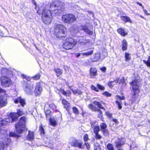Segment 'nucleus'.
Listing matches in <instances>:
<instances>
[{
	"label": "nucleus",
	"mask_w": 150,
	"mask_h": 150,
	"mask_svg": "<svg viewBox=\"0 0 150 150\" xmlns=\"http://www.w3.org/2000/svg\"><path fill=\"white\" fill-rule=\"evenodd\" d=\"M78 41L81 44H85L88 41L85 40L84 38L82 37H80L78 38Z\"/></svg>",
	"instance_id": "nucleus-22"
},
{
	"label": "nucleus",
	"mask_w": 150,
	"mask_h": 150,
	"mask_svg": "<svg viewBox=\"0 0 150 150\" xmlns=\"http://www.w3.org/2000/svg\"><path fill=\"white\" fill-rule=\"evenodd\" d=\"M85 145L86 146L87 149L89 150L90 148V144L88 142H85Z\"/></svg>",
	"instance_id": "nucleus-54"
},
{
	"label": "nucleus",
	"mask_w": 150,
	"mask_h": 150,
	"mask_svg": "<svg viewBox=\"0 0 150 150\" xmlns=\"http://www.w3.org/2000/svg\"><path fill=\"white\" fill-rule=\"evenodd\" d=\"M49 107L52 109H54L56 107L54 105V104H51L49 105Z\"/></svg>",
	"instance_id": "nucleus-55"
},
{
	"label": "nucleus",
	"mask_w": 150,
	"mask_h": 150,
	"mask_svg": "<svg viewBox=\"0 0 150 150\" xmlns=\"http://www.w3.org/2000/svg\"><path fill=\"white\" fill-rule=\"evenodd\" d=\"M77 41L72 38L69 37L67 38L65 42L63 45V48L66 50L71 49L76 44Z\"/></svg>",
	"instance_id": "nucleus-5"
},
{
	"label": "nucleus",
	"mask_w": 150,
	"mask_h": 150,
	"mask_svg": "<svg viewBox=\"0 0 150 150\" xmlns=\"http://www.w3.org/2000/svg\"><path fill=\"white\" fill-rule=\"evenodd\" d=\"M72 91L73 93L75 94L76 93H78L79 94H80L81 93V91L78 90H72Z\"/></svg>",
	"instance_id": "nucleus-50"
},
{
	"label": "nucleus",
	"mask_w": 150,
	"mask_h": 150,
	"mask_svg": "<svg viewBox=\"0 0 150 150\" xmlns=\"http://www.w3.org/2000/svg\"><path fill=\"white\" fill-rule=\"evenodd\" d=\"M24 113L23 112L20 110L18 109L17 110V113H12L9 115L8 118L3 120L0 118V129L1 130V133L2 134L3 131L4 136H6V132L3 130V127L2 126L6 125L9 122H14L18 118L19 116H21Z\"/></svg>",
	"instance_id": "nucleus-2"
},
{
	"label": "nucleus",
	"mask_w": 150,
	"mask_h": 150,
	"mask_svg": "<svg viewBox=\"0 0 150 150\" xmlns=\"http://www.w3.org/2000/svg\"><path fill=\"white\" fill-rule=\"evenodd\" d=\"M5 146L3 142L0 141V150H4Z\"/></svg>",
	"instance_id": "nucleus-30"
},
{
	"label": "nucleus",
	"mask_w": 150,
	"mask_h": 150,
	"mask_svg": "<svg viewBox=\"0 0 150 150\" xmlns=\"http://www.w3.org/2000/svg\"><path fill=\"white\" fill-rule=\"evenodd\" d=\"M42 91V88L39 83H36L35 90V93L36 96L40 95Z\"/></svg>",
	"instance_id": "nucleus-12"
},
{
	"label": "nucleus",
	"mask_w": 150,
	"mask_h": 150,
	"mask_svg": "<svg viewBox=\"0 0 150 150\" xmlns=\"http://www.w3.org/2000/svg\"><path fill=\"white\" fill-rule=\"evenodd\" d=\"M6 91L0 88V107L5 106L7 103V95L5 94Z\"/></svg>",
	"instance_id": "nucleus-7"
},
{
	"label": "nucleus",
	"mask_w": 150,
	"mask_h": 150,
	"mask_svg": "<svg viewBox=\"0 0 150 150\" xmlns=\"http://www.w3.org/2000/svg\"><path fill=\"white\" fill-rule=\"evenodd\" d=\"M54 70L56 73L57 77H59L62 73V71L59 69H54Z\"/></svg>",
	"instance_id": "nucleus-24"
},
{
	"label": "nucleus",
	"mask_w": 150,
	"mask_h": 150,
	"mask_svg": "<svg viewBox=\"0 0 150 150\" xmlns=\"http://www.w3.org/2000/svg\"><path fill=\"white\" fill-rule=\"evenodd\" d=\"M136 3H137V4L138 5H139L140 6H142V8L143 9L144 8V7L142 6V4L141 3H140L139 2H136Z\"/></svg>",
	"instance_id": "nucleus-62"
},
{
	"label": "nucleus",
	"mask_w": 150,
	"mask_h": 150,
	"mask_svg": "<svg viewBox=\"0 0 150 150\" xmlns=\"http://www.w3.org/2000/svg\"><path fill=\"white\" fill-rule=\"evenodd\" d=\"M120 102H119L117 100H116L115 101V103L118 105V108L119 109H120L122 108V106Z\"/></svg>",
	"instance_id": "nucleus-43"
},
{
	"label": "nucleus",
	"mask_w": 150,
	"mask_h": 150,
	"mask_svg": "<svg viewBox=\"0 0 150 150\" xmlns=\"http://www.w3.org/2000/svg\"><path fill=\"white\" fill-rule=\"evenodd\" d=\"M23 78L25 79L28 81H29L30 80V79L29 77L24 75H22Z\"/></svg>",
	"instance_id": "nucleus-40"
},
{
	"label": "nucleus",
	"mask_w": 150,
	"mask_h": 150,
	"mask_svg": "<svg viewBox=\"0 0 150 150\" xmlns=\"http://www.w3.org/2000/svg\"><path fill=\"white\" fill-rule=\"evenodd\" d=\"M127 42L125 40L122 41V50L123 51L127 49Z\"/></svg>",
	"instance_id": "nucleus-25"
},
{
	"label": "nucleus",
	"mask_w": 150,
	"mask_h": 150,
	"mask_svg": "<svg viewBox=\"0 0 150 150\" xmlns=\"http://www.w3.org/2000/svg\"><path fill=\"white\" fill-rule=\"evenodd\" d=\"M100 54L99 53H96L94 56V61H96L100 59Z\"/></svg>",
	"instance_id": "nucleus-27"
},
{
	"label": "nucleus",
	"mask_w": 150,
	"mask_h": 150,
	"mask_svg": "<svg viewBox=\"0 0 150 150\" xmlns=\"http://www.w3.org/2000/svg\"><path fill=\"white\" fill-rule=\"evenodd\" d=\"M121 19L122 21H124L125 22H132V21L129 17L128 16H122L121 17Z\"/></svg>",
	"instance_id": "nucleus-18"
},
{
	"label": "nucleus",
	"mask_w": 150,
	"mask_h": 150,
	"mask_svg": "<svg viewBox=\"0 0 150 150\" xmlns=\"http://www.w3.org/2000/svg\"><path fill=\"white\" fill-rule=\"evenodd\" d=\"M34 87L33 84H28L26 86L25 91L28 94H31L33 91Z\"/></svg>",
	"instance_id": "nucleus-14"
},
{
	"label": "nucleus",
	"mask_w": 150,
	"mask_h": 150,
	"mask_svg": "<svg viewBox=\"0 0 150 150\" xmlns=\"http://www.w3.org/2000/svg\"><path fill=\"white\" fill-rule=\"evenodd\" d=\"M91 87L92 90H93L96 92H98L99 91L98 88L93 85H92Z\"/></svg>",
	"instance_id": "nucleus-46"
},
{
	"label": "nucleus",
	"mask_w": 150,
	"mask_h": 150,
	"mask_svg": "<svg viewBox=\"0 0 150 150\" xmlns=\"http://www.w3.org/2000/svg\"><path fill=\"white\" fill-rule=\"evenodd\" d=\"M25 117H22L20 118L17 124L16 125V132L18 134L22 133L23 131L25 129Z\"/></svg>",
	"instance_id": "nucleus-4"
},
{
	"label": "nucleus",
	"mask_w": 150,
	"mask_h": 150,
	"mask_svg": "<svg viewBox=\"0 0 150 150\" xmlns=\"http://www.w3.org/2000/svg\"><path fill=\"white\" fill-rule=\"evenodd\" d=\"M100 127L102 129H105L106 128L107 125L105 123H102L100 125Z\"/></svg>",
	"instance_id": "nucleus-39"
},
{
	"label": "nucleus",
	"mask_w": 150,
	"mask_h": 150,
	"mask_svg": "<svg viewBox=\"0 0 150 150\" xmlns=\"http://www.w3.org/2000/svg\"><path fill=\"white\" fill-rule=\"evenodd\" d=\"M14 103H20L21 105L23 106L25 104V100L21 98L20 97L18 98L17 99L14 100Z\"/></svg>",
	"instance_id": "nucleus-15"
},
{
	"label": "nucleus",
	"mask_w": 150,
	"mask_h": 150,
	"mask_svg": "<svg viewBox=\"0 0 150 150\" xmlns=\"http://www.w3.org/2000/svg\"><path fill=\"white\" fill-rule=\"evenodd\" d=\"M143 62L146 65L150 67V61H146L145 60H143Z\"/></svg>",
	"instance_id": "nucleus-53"
},
{
	"label": "nucleus",
	"mask_w": 150,
	"mask_h": 150,
	"mask_svg": "<svg viewBox=\"0 0 150 150\" xmlns=\"http://www.w3.org/2000/svg\"><path fill=\"white\" fill-rule=\"evenodd\" d=\"M95 122H93L91 123V126L92 128H93L95 126Z\"/></svg>",
	"instance_id": "nucleus-56"
},
{
	"label": "nucleus",
	"mask_w": 150,
	"mask_h": 150,
	"mask_svg": "<svg viewBox=\"0 0 150 150\" xmlns=\"http://www.w3.org/2000/svg\"><path fill=\"white\" fill-rule=\"evenodd\" d=\"M59 91L60 92L62 93L65 96H67V93L64 90V89L62 88H60L59 90Z\"/></svg>",
	"instance_id": "nucleus-42"
},
{
	"label": "nucleus",
	"mask_w": 150,
	"mask_h": 150,
	"mask_svg": "<svg viewBox=\"0 0 150 150\" xmlns=\"http://www.w3.org/2000/svg\"><path fill=\"white\" fill-rule=\"evenodd\" d=\"M51 112L49 110H47L45 112V114L47 118L48 117L50 114L51 113Z\"/></svg>",
	"instance_id": "nucleus-45"
},
{
	"label": "nucleus",
	"mask_w": 150,
	"mask_h": 150,
	"mask_svg": "<svg viewBox=\"0 0 150 150\" xmlns=\"http://www.w3.org/2000/svg\"><path fill=\"white\" fill-rule=\"evenodd\" d=\"M89 73L90 78H95L98 74L97 69L94 67L91 68L89 70Z\"/></svg>",
	"instance_id": "nucleus-11"
},
{
	"label": "nucleus",
	"mask_w": 150,
	"mask_h": 150,
	"mask_svg": "<svg viewBox=\"0 0 150 150\" xmlns=\"http://www.w3.org/2000/svg\"><path fill=\"white\" fill-rule=\"evenodd\" d=\"M81 30H84L87 34L89 35H91L92 34V32L88 29L86 26L83 25L81 26Z\"/></svg>",
	"instance_id": "nucleus-16"
},
{
	"label": "nucleus",
	"mask_w": 150,
	"mask_h": 150,
	"mask_svg": "<svg viewBox=\"0 0 150 150\" xmlns=\"http://www.w3.org/2000/svg\"><path fill=\"white\" fill-rule=\"evenodd\" d=\"M96 111H97L98 112V117L100 118H102L103 116L102 115V112L101 111L100 109H98H98L96 110Z\"/></svg>",
	"instance_id": "nucleus-36"
},
{
	"label": "nucleus",
	"mask_w": 150,
	"mask_h": 150,
	"mask_svg": "<svg viewBox=\"0 0 150 150\" xmlns=\"http://www.w3.org/2000/svg\"><path fill=\"white\" fill-rule=\"evenodd\" d=\"M66 30V28L63 25H57L54 27V34L57 38H60L64 37Z\"/></svg>",
	"instance_id": "nucleus-3"
},
{
	"label": "nucleus",
	"mask_w": 150,
	"mask_h": 150,
	"mask_svg": "<svg viewBox=\"0 0 150 150\" xmlns=\"http://www.w3.org/2000/svg\"><path fill=\"white\" fill-rule=\"evenodd\" d=\"M34 135L33 132L29 131L27 137V139L29 140H32L34 139Z\"/></svg>",
	"instance_id": "nucleus-19"
},
{
	"label": "nucleus",
	"mask_w": 150,
	"mask_h": 150,
	"mask_svg": "<svg viewBox=\"0 0 150 150\" xmlns=\"http://www.w3.org/2000/svg\"><path fill=\"white\" fill-rule=\"evenodd\" d=\"M113 82L112 81H111V82H110L108 84V86L110 87V88H112L113 86V85L112 84V83Z\"/></svg>",
	"instance_id": "nucleus-57"
},
{
	"label": "nucleus",
	"mask_w": 150,
	"mask_h": 150,
	"mask_svg": "<svg viewBox=\"0 0 150 150\" xmlns=\"http://www.w3.org/2000/svg\"><path fill=\"white\" fill-rule=\"evenodd\" d=\"M143 11H144V13L146 14V15H150V13H147V10H145V9H144Z\"/></svg>",
	"instance_id": "nucleus-64"
},
{
	"label": "nucleus",
	"mask_w": 150,
	"mask_h": 150,
	"mask_svg": "<svg viewBox=\"0 0 150 150\" xmlns=\"http://www.w3.org/2000/svg\"><path fill=\"white\" fill-rule=\"evenodd\" d=\"M41 76V75L39 74L36 75L35 76L32 77L34 80H37L39 79Z\"/></svg>",
	"instance_id": "nucleus-38"
},
{
	"label": "nucleus",
	"mask_w": 150,
	"mask_h": 150,
	"mask_svg": "<svg viewBox=\"0 0 150 150\" xmlns=\"http://www.w3.org/2000/svg\"><path fill=\"white\" fill-rule=\"evenodd\" d=\"M136 92H134V95L133 96V97H132V100H133V101H134L135 100V99H134V98H135V95L136 94Z\"/></svg>",
	"instance_id": "nucleus-61"
},
{
	"label": "nucleus",
	"mask_w": 150,
	"mask_h": 150,
	"mask_svg": "<svg viewBox=\"0 0 150 150\" xmlns=\"http://www.w3.org/2000/svg\"><path fill=\"white\" fill-rule=\"evenodd\" d=\"M93 132L95 134L98 133L100 130V127L98 126H95L93 128Z\"/></svg>",
	"instance_id": "nucleus-29"
},
{
	"label": "nucleus",
	"mask_w": 150,
	"mask_h": 150,
	"mask_svg": "<svg viewBox=\"0 0 150 150\" xmlns=\"http://www.w3.org/2000/svg\"><path fill=\"white\" fill-rule=\"evenodd\" d=\"M93 104L97 105L98 107L100 108L105 110V108L102 106L101 103L97 101H94L93 102Z\"/></svg>",
	"instance_id": "nucleus-26"
},
{
	"label": "nucleus",
	"mask_w": 150,
	"mask_h": 150,
	"mask_svg": "<svg viewBox=\"0 0 150 150\" xmlns=\"http://www.w3.org/2000/svg\"><path fill=\"white\" fill-rule=\"evenodd\" d=\"M95 137L96 139L100 140L102 138V137L98 133H97L95 134Z\"/></svg>",
	"instance_id": "nucleus-35"
},
{
	"label": "nucleus",
	"mask_w": 150,
	"mask_h": 150,
	"mask_svg": "<svg viewBox=\"0 0 150 150\" xmlns=\"http://www.w3.org/2000/svg\"><path fill=\"white\" fill-rule=\"evenodd\" d=\"M102 131L103 132V134L107 136L108 135L109 132L107 129H103Z\"/></svg>",
	"instance_id": "nucleus-52"
},
{
	"label": "nucleus",
	"mask_w": 150,
	"mask_h": 150,
	"mask_svg": "<svg viewBox=\"0 0 150 150\" xmlns=\"http://www.w3.org/2000/svg\"><path fill=\"white\" fill-rule=\"evenodd\" d=\"M1 85L4 87L9 86L11 85V80L9 78L3 76L1 78Z\"/></svg>",
	"instance_id": "nucleus-9"
},
{
	"label": "nucleus",
	"mask_w": 150,
	"mask_h": 150,
	"mask_svg": "<svg viewBox=\"0 0 150 150\" xmlns=\"http://www.w3.org/2000/svg\"><path fill=\"white\" fill-rule=\"evenodd\" d=\"M39 130L41 134H45V130L43 127L42 126L40 127Z\"/></svg>",
	"instance_id": "nucleus-44"
},
{
	"label": "nucleus",
	"mask_w": 150,
	"mask_h": 150,
	"mask_svg": "<svg viewBox=\"0 0 150 150\" xmlns=\"http://www.w3.org/2000/svg\"><path fill=\"white\" fill-rule=\"evenodd\" d=\"M50 123L51 125L54 126L56 125V121L54 118H50Z\"/></svg>",
	"instance_id": "nucleus-28"
},
{
	"label": "nucleus",
	"mask_w": 150,
	"mask_h": 150,
	"mask_svg": "<svg viewBox=\"0 0 150 150\" xmlns=\"http://www.w3.org/2000/svg\"><path fill=\"white\" fill-rule=\"evenodd\" d=\"M93 53V50H90L86 52L81 53V54L83 56H88L92 54Z\"/></svg>",
	"instance_id": "nucleus-21"
},
{
	"label": "nucleus",
	"mask_w": 150,
	"mask_h": 150,
	"mask_svg": "<svg viewBox=\"0 0 150 150\" xmlns=\"http://www.w3.org/2000/svg\"><path fill=\"white\" fill-rule=\"evenodd\" d=\"M69 143L71 146L74 147H79L81 149H83L84 148L83 146L82 145V143L79 142L77 140L74 138H72L70 139Z\"/></svg>",
	"instance_id": "nucleus-8"
},
{
	"label": "nucleus",
	"mask_w": 150,
	"mask_h": 150,
	"mask_svg": "<svg viewBox=\"0 0 150 150\" xmlns=\"http://www.w3.org/2000/svg\"><path fill=\"white\" fill-rule=\"evenodd\" d=\"M64 8L63 4L62 2L56 1L51 2L50 5H47L44 7L40 8L37 11V13L42 14V21L45 24H50L52 20V13L55 14L61 13Z\"/></svg>",
	"instance_id": "nucleus-1"
},
{
	"label": "nucleus",
	"mask_w": 150,
	"mask_h": 150,
	"mask_svg": "<svg viewBox=\"0 0 150 150\" xmlns=\"http://www.w3.org/2000/svg\"><path fill=\"white\" fill-rule=\"evenodd\" d=\"M107 148L109 150H113V147L112 144H108L107 145Z\"/></svg>",
	"instance_id": "nucleus-37"
},
{
	"label": "nucleus",
	"mask_w": 150,
	"mask_h": 150,
	"mask_svg": "<svg viewBox=\"0 0 150 150\" xmlns=\"http://www.w3.org/2000/svg\"><path fill=\"white\" fill-rule=\"evenodd\" d=\"M115 143L116 147L118 148L124 144V139L122 138H118L116 139Z\"/></svg>",
	"instance_id": "nucleus-13"
},
{
	"label": "nucleus",
	"mask_w": 150,
	"mask_h": 150,
	"mask_svg": "<svg viewBox=\"0 0 150 150\" xmlns=\"http://www.w3.org/2000/svg\"><path fill=\"white\" fill-rule=\"evenodd\" d=\"M103 94L107 97H110L111 96V94L107 92H105L103 93Z\"/></svg>",
	"instance_id": "nucleus-47"
},
{
	"label": "nucleus",
	"mask_w": 150,
	"mask_h": 150,
	"mask_svg": "<svg viewBox=\"0 0 150 150\" xmlns=\"http://www.w3.org/2000/svg\"><path fill=\"white\" fill-rule=\"evenodd\" d=\"M71 32L74 33H77L79 32V28L78 27L77 25L74 26L71 28Z\"/></svg>",
	"instance_id": "nucleus-17"
},
{
	"label": "nucleus",
	"mask_w": 150,
	"mask_h": 150,
	"mask_svg": "<svg viewBox=\"0 0 150 150\" xmlns=\"http://www.w3.org/2000/svg\"><path fill=\"white\" fill-rule=\"evenodd\" d=\"M94 149V150H101L100 146L99 144L97 143L95 144Z\"/></svg>",
	"instance_id": "nucleus-33"
},
{
	"label": "nucleus",
	"mask_w": 150,
	"mask_h": 150,
	"mask_svg": "<svg viewBox=\"0 0 150 150\" xmlns=\"http://www.w3.org/2000/svg\"><path fill=\"white\" fill-rule=\"evenodd\" d=\"M106 115L110 117H111L112 116V114L108 112L106 113Z\"/></svg>",
	"instance_id": "nucleus-63"
},
{
	"label": "nucleus",
	"mask_w": 150,
	"mask_h": 150,
	"mask_svg": "<svg viewBox=\"0 0 150 150\" xmlns=\"http://www.w3.org/2000/svg\"><path fill=\"white\" fill-rule=\"evenodd\" d=\"M100 69L101 71H102L104 72H105L106 70V68L105 67H103L102 68Z\"/></svg>",
	"instance_id": "nucleus-59"
},
{
	"label": "nucleus",
	"mask_w": 150,
	"mask_h": 150,
	"mask_svg": "<svg viewBox=\"0 0 150 150\" xmlns=\"http://www.w3.org/2000/svg\"><path fill=\"white\" fill-rule=\"evenodd\" d=\"M130 83L131 85V86L132 87L134 92L139 91V80L135 79L132 82H130Z\"/></svg>",
	"instance_id": "nucleus-10"
},
{
	"label": "nucleus",
	"mask_w": 150,
	"mask_h": 150,
	"mask_svg": "<svg viewBox=\"0 0 150 150\" xmlns=\"http://www.w3.org/2000/svg\"><path fill=\"white\" fill-rule=\"evenodd\" d=\"M122 83L123 84H125V85H126V83H125V79H124V77H122L120 80V82L119 83Z\"/></svg>",
	"instance_id": "nucleus-48"
},
{
	"label": "nucleus",
	"mask_w": 150,
	"mask_h": 150,
	"mask_svg": "<svg viewBox=\"0 0 150 150\" xmlns=\"http://www.w3.org/2000/svg\"><path fill=\"white\" fill-rule=\"evenodd\" d=\"M0 35L1 36H5L4 34L3 33L2 30L0 29Z\"/></svg>",
	"instance_id": "nucleus-58"
},
{
	"label": "nucleus",
	"mask_w": 150,
	"mask_h": 150,
	"mask_svg": "<svg viewBox=\"0 0 150 150\" xmlns=\"http://www.w3.org/2000/svg\"><path fill=\"white\" fill-rule=\"evenodd\" d=\"M97 87L99 89L101 90H103L105 89L104 87L99 84H97Z\"/></svg>",
	"instance_id": "nucleus-51"
},
{
	"label": "nucleus",
	"mask_w": 150,
	"mask_h": 150,
	"mask_svg": "<svg viewBox=\"0 0 150 150\" xmlns=\"http://www.w3.org/2000/svg\"><path fill=\"white\" fill-rule=\"evenodd\" d=\"M62 101L63 104L64 105V108L68 110L69 106V104L65 100L63 99Z\"/></svg>",
	"instance_id": "nucleus-23"
},
{
	"label": "nucleus",
	"mask_w": 150,
	"mask_h": 150,
	"mask_svg": "<svg viewBox=\"0 0 150 150\" xmlns=\"http://www.w3.org/2000/svg\"><path fill=\"white\" fill-rule=\"evenodd\" d=\"M73 112L75 114L77 115L79 113V110L76 107H73L72 108Z\"/></svg>",
	"instance_id": "nucleus-34"
},
{
	"label": "nucleus",
	"mask_w": 150,
	"mask_h": 150,
	"mask_svg": "<svg viewBox=\"0 0 150 150\" xmlns=\"http://www.w3.org/2000/svg\"><path fill=\"white\" fill-rule=\"evenodd\" d=\"M125 60L126 61H128L131 59L129 54L128 53L126 52L125 53Z\"/></svg>",
	"instance_id": "nucleus-32"
},
{
	"label": "nucleus",
	"mask_w": 150,
	"mask_h": 150,
	"mask_svg": "<svg viewBox=\"0 0 150 150\" xmlns=\"http://www.w3.org/2000/svg\"><path fill=\"white\" fill-rule=\"evenodd\" d=\"M83 139L85 142L87 141L88 140V134H86L84 136Z\"/></svg>",
	"instance_id": "nucleus-49"
},
{
	"label": "nucleus",
	"mask_w": 150,
	"mask_h": 150,
	"mask_svg": "<svg viewBox=\"0 0 150 150\" xmlns=\"http://www.w3.org/2000/svg\"><path fill=\"white\" fill-rule=\"evenodd\" d=\"M117 31L122 36H125L127 34V33L125 32V30L122 28H119L118 30Z\"/></svg>",
	"instance_id": "nucleus-20"
},
{
	"label": "nucleus",
	"mask_w": 150,
	"mask_h": 150,
	"mask_svg": "<svg viewBox=\"0 0 150 150\" xmlns=\"http://www.w3.org/2000/svg\"><path fill=\"white\" fill-rule=\"evenodd\" d=\"M15 134L13 132H10L9 133V135L11 137H14L15 136Z\"/></svg>",
	"instance_id": "nucleus-60"
},
{
	"label": "nucleus",
	"mask_w": 150,
	"mask_h": 150,
	"mask_svg": "<svg viewBox=\"0 0 150 150\" xmlns=\"http://www.w3.org/2000/svg\"><path fill=\"white\" fill-rule=\"evenodd\" d=\"M59 91L60 92L62 93L65 96H67V93L64 90V89L62 88H60L59 90Z\"/></svg>",
	"instance_id": "nucleus-41"
},
{
	"label": "nucleus",
	"mask_w": 150,
	"mask_h": 150,
	"mask_svg": "<svg viewBox=\"0 0 150 150\" xmlns=\"http://www.w3.org/2000/svg\"><path fill=\"white\" fill-rule=\"evenodd\" d=\"M88 108L89 109H91L92 110H96L98 109V108L96 107L92 104H90L88 105Z\"/></svg>",
	"instance_id": "nucleus-31"
},
{
	"label": "nucleus",
	"mask_w": 150,
	"mask_h": 150,
	"mask_svg": "<svg viewBox=\"0 0 150 150\" xmlns=\"http://www.w3.org/2000/svg\"><path fill=\"white\" fill-rule=\"evenodd\" d=\"M62 20L64 22L70 24L73 23L76 20L75 16L72 14H67L63 15Z\"/></svg>",
	"instance_id": "nucleus-6"
}]
</instances>
